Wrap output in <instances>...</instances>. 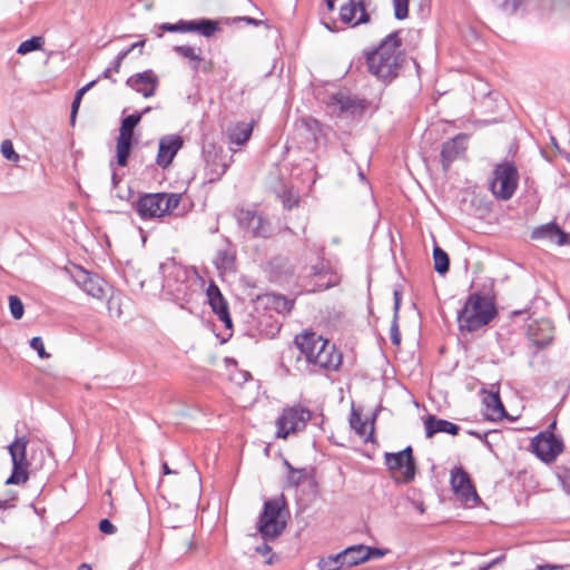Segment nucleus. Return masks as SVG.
Segmentation results:
<instances>
[{
    "instance_id": "f257e3e1",
    "label": "nucleus",
    "mask_w": 570,
    "mask_h": 570,
    "mask_svg": "<svg viewBox=\"0 0 570 570\" xmlns=\"http://www.w3.org/2000/svg\"><path fill=\"white\" fill-rule=\"evenodd\" d=\"M401 31L389 33L380 43L364 51L367 71L384 85L393 82L401 73L406 56L402 50Z\"/></svg>"
},
{
    "instance_id": "f03ea898",
    "label": "nucleus",
    "mask_w": 570,
    "mask_h": 570,
    "mask_svg": "<svg viewBox=\"0 0 570 570\" xmlns=\"http://www.w3.org/2000/svg\"><path fill=\"white\" fill-rule=\"evenodd\" d=\"M294 345L305 357L306 363L316 370H337L342 355L334 344L314 332H303L295 336Z\"/></svg>"
},
{
    "instance_id": "7ed1b4c3",
    "label": "nucleus",
    "mask_w": 570,
    "mask_h": 570,
    "mask_svg": "<svg viewBox=\"0 0 570 570\" xmlns=\"http://www.w3.org/2000/svg\"><path fill=\"white\" fill-rule=\"evenodd\" d=\"M498 315L494 301L480 292L471 293L463 307L458 312L456 321L461 332H475L487 326Z\"/></svg>"
},
{
    "instance_id": "20e7f679",
    "label": "nucleus",
    "mask_w": 570,
    "mask_h": 570,
    "mask_svg": "<svg viewBox=\"0 0 570 570\" xmlns=\"http://www.w3.org/2000/svg\"><path fill=\"white\" fill-rule=\"evenodd\" d=\"M286 528L284 498H274L264 502L257 530L265 541L275 540Z\"/></svg>"
},
{
    "instance_id": "39448f33",
    "label": "nucleus",
    "mask_w": 570,
    "mask_h": 570,
    "mask_svg": "<svg viewBox=\"0 0 570 570\" xmlns=\"http://www.w3.org/2000/svg\"><path fill=\"white\" fill-rule=\"evenodd\" d=\"M181 194H145L136 203V210L142 219L161 218L170 215L180 204Z\"/></svg>"
},
{
    "instance_id": "423d86ee",
    "label": "nucleus",
    "mask_w": 570,
    "mask_h": 570,
    "mask_svg": "<svg viewBox=\"0 0 570 570\" xmlns=\"http://www.w3.org/2000/svg\"><path fill=\"white\" fill-rule=\"evenodd\" d=\"M159 269L164 292L174 301H187L191 293L187 271L174 259L161 263Z\"/></svg>"
},
{
    "instance_id": "0eeeda50",
    "label": "nucleus",
    "mask_w": 570,
    "mask_h": 570,
    "mask_svg": "<svg viewBox=\"0 0 570 570\" xmlns=\"http://www.w3.org/2000/svg\"><path fill=\"white\" fill-rule=\"evenodd\" d=\"M519 184V171L514 163L503 161L493 169V179L490 189L501 200H509L515 193Z\"/></svg>"
},
{
    "instance_id": "6e6552de",
    "label": "nucleus",
    "mask_w": 570,
    "mask_h": 570,
    "mask_svg": "<svg viewBox=\"0 0 570 570\" xmlns=\"http://www.w3.org/2000/svg\"><path fill=\"white\" fill-rule=\"evenodd\" d=\"M311 417L312 412L302 405L284 409L282 415L276 420V436L286 439L291 433L304 430Z\"/></svg>"
},
{
    "instance_id": "1a4fd4ad",
    "label": "nucleus",
    "mask_w": 570,
    "mask_h": 570,
    "mask_svg": "<svg viewBox=\"0 0 570 570\" xmlns=\"http://www.w3.org/2000/svg\"><path fill=\"white\" fill-rule=\"evenodd\" d=\"M384 459L391 472L400 473V476H395L399 482L410 483L414 480L416 465L411 446H406L404 450L396 453L386 452Z\"/></svg>"
},
{
    "instance_id": "9d476101",
    "label": "nucleus",
    "mask_w": 570,
    "mask_h": 570,
    "mask_svg": "<svg viewBox=\"0 0 570 570\" xmlns=\"http://www.w3.org/2000/svg\"><path fill=\"white\" fill-rule=\"evenodd\" d=\"M220 21L207 18L179 20L176 23L164 22L159 26L163 32H197L205 38H212L220 31Z\"/></svg>"
},
{
    "instance_id": "9b49d317",
    "label": "nucleus",
    "mask_w": 570,
    "mask_h": 570,
    "mask_svg": "<svg viewBox=\"0 0 570 570\" xmlns=\"http://www.w3.org/2000/svg\"><path fill=\"white\" fill-rule=\"evenodd\" d=\"M206 163V177L209 183L218 181L227 171L233 161L225 150L215 144H208L203 150Z\"/></svg>"
},
{
    "instance_id": "f8f14e48",
    "label": "nucleus",
    "mask_w": 570,
    "mask_h": 570,
    "mask_svg": "<svg viewBox=\"0 0 570 570\" xmlns=\"http://www.w3.org/2000/svg\"><path fill=\"white\" fill-rule=\"evenodd\" d=\"M149 110L150 108H146L142 112L131 114L122 119L116 146L117 163L119 166L124 167L127 165L130 155L134 129L139 124L141 116Z\"/></svg>"
},
{
    "instance_id": "ddd939ff",
    "label": "nucleus",
    "mask_w": 570,
    "mask_h": 570,
    "mask_svg": "<svg viewBox=\"0 0 570 570\" xmlns=\"http://www.w3.org/2000/svg\"><path fill=\"white\" fill-rule=\"evenodd\" d=\"M238 226L252 237L267 238L272 235V226L267 217L257 210L239 209L236 213Z\"/></svg>"
},
{
    "instance_id": "4468645a",
    "label": "nucleus",
    "mask_w": 570,
    "mask_h": 570,
    "mask_svg": "<svg viewBox=\"0 0 570 570\" xmlns=\"http://www.w3.org/2000/svg\"><path fill=\"white\" fill-rule=\"evenodd\" d=\"M70 276L76 285L87 295L100 301L106 297L107 283L99 275L91 273L81 266H75L70 272Z\"/></svg>"
},
{
    "instance_id": "2eb2a0df",
    "label": "nucleus",
    "mask_w": 570,
    "mask_h": 570,
    "mask_svg": "<svg viewBox=\"0 0 570 570\" xmlns=\"http://www.w3.org/2000/svg\"><path fill=\"white\" fill-rule=\"evenodd\" d=\"M531 448L541 461L551 463L563 451V443L552 433H540L532 440Z\"/></svg>"
},
{
    "instance_id": "dca6fc26",
    "label": "nucleus",
    "mask_w": 570,
    "mask_h": 570,
    "mask_svg": "<svg viewBox=\"0 0 570 570\" xmlns=\"http://www.w3.org/2000/svg\"><path fill=\"white\" fill-rule=\"evenodd\" d=\"M469 139V134L461 132L442 144L441 161L444 171L449 170L454 160L464 157Z\"/></svg>"
},
{
    "instance_id": "f3484780",
    "label": "nucleus",
    "mask_w": 570,
    "mask_h": 570,
    "mask_svg": "<svg viewBox=\"0 0 570 570\" xmlns=\"http://www.w3.org/2000/svg\"><path fill=\"white\" fill-rule=\"evenodd\" d=\"M553 333L554 327L550 320L542 318L529 324L528 336L532 345L535 346L534 354L552 343Z\"/></svg>"
},
{
    "instance_id": "a211bd4d",
    "label": "nucleus",
    "mask_w": 570,
    "mask_h": 570,
    "mask_svg": "<svg viewBox=\"0 0 570 570\" xmlns=\"http://www.w3.org/2000/svg\"><path fill=\"white\" fill-rule=\"evenodd\" d=\"M340 19L343 23L352 24L353 27L371 21L364 0H350L343 4L340 9Z\"/></svg>"
},
{
    "instance_id": "6ab92c4d",
    "label": "nucleus",
    "mask_w": 570,
    "mask_h": 570,
    "mask_svg": "<svg viewBox=\"0 0 570 570\" xmlns=\"http://www.w3.org/2000/svg\"><path fill=\"white\" fill-rule=\"evenodd\" d=\"M183 138L178 135H168L160 138L156 164L164 169L167 168L183 147Z\"/></svg>"
},
{
    "instance_id": "aec40b11",
    "label": "nucleus",
    "mask_w": 570,
    "mask_h": 570,
    "mask_svg": "<svg viewBox=\"0 0 570 570\" xmlns=\"http://www.w3.org/2000/svg\"><path fill=\"white\" fill-rule=\"evenodd\" d=\"M451 485L453 491L461 495L465 501L479 500V495L473 487L470 475L462 468H454L451 471Z\"/></svg>"
},
{
    "instance_id": "412c9836",
    "label": "nucleus",
    "mask_w": 570,
    "mask_h": 570,
    "mask_svg": "<svg viewBox=\"0 0 570 570\" xmlns=\"http://www.w3.org/2000/svg\"><path fill=\"white\" fill-rule=\"evenodd\" d=\"M207 296L213 312L218 316L219 321H222L227 328H230L233 326V322L229 315L228 304L220 293L218 286L212 283L207 288Z\"/></svg>"
},
{
    "instance_id": "4be33fe9",
    "label": "nucleus",
    "mask_w": 570,
    "mask_h": 570,
    "mask_svg": "<svg viewBox=\"0 0 570 570\" xmlns=\"http://www.w3.org/2000/svg\"><path fill=\"white\" fill-rule=\"evenodd\" d=\"M127 85L144 97L148 98L155 95L158 79L151 70H146L128 78Z\"/></svg>"
},
{
    "instance_id": "5701e85b",
    "label": "nucleus",
    "mask_w": 570,
    "mask_h": 570,
    "mask_svg": "<svg viewBox=\"0 0 570 570\" xmlns=\"http://www.w3.org/2000/svg\"><path fill=\"white\" fill-rule=\"evenodd\" d=\"M335 101L342 112L351 116H360L368 108L367 100L343 94L337 95Z\"/></svg>"
},
{
    "instance_id": "b1692460",
    "label": "nucleus",
    "mask_w": 570,
    "mask_h": 570,
    "mask_svg": "<svg viewBox=\"0 0 570 570\" xmlns=\"http://www.w3.org/2000/svg\"><path fill=\"white\" fill-rule=\"evenodd\" d=\"M425 434L426 438H432L436 433H448L451 435H456L460 431V426L443 420L439 419L435 415H429L424 422Z\"/></svg>"
},
{
    "instance_id": "393cba45",
    "label": "nucleus",
    "mask_w": 570,
    "mask_h": 570,
    "mask_svg": "<svg viewBox=\"0 0 570 570\" xmlns=\"http://www.w3.org/2000/svg\"><path fill=\"white\" fill-rule=\"evenodd\" d=\"M484 404L487 406V416L490 420H502L507 416L504 405L500 399L499 393L490 392L484 397Z\"/></svg>"
},
{
    "instance_id": "a878e982",
    "label": "nucleus",
    "mask_w": 570,
    "mask_h": 570,
    "mask_svg": "<svg viewBox=\"0 0 570 570\" xmlns=\"http://www.w3.org/2000/svg\"><path fill=\"white\" fill-rule=\"evenodd\" d=\"M253 127L247 122H237L228 129V139L237 146L244 145L252 136Z\"/></svg>"
},
{
    "instance_id": "bb28decb",
    "label": "nucleus",
    "mask_w": 570,
    "mask_h": 570,
    "mask_svg": "<svg viewBox=\"0 0 570 570\" xmlns=\"http://www.w3.org/2000/svg\"><path fill=\"white\" fill-rule=\"evenodd\" d=\"M365 546L357 544L351 546L341 552V557L343 559L342 563L344 567L351 568L353 566L365 562Z\"/></svg>"
},
{
    "instance_id": "cd10ccee",
    "label": "nucleus",
    "mask_w": 570,
    "mask_h": 570,
    "mask_svg": "<svg viewBox=\"0 0 570 570\" xmlns=\"http://www.w3.org/2000/svg\"><path fill=\"white\" fill-rule=\"evenodd\" d=\"M28 439L26 436L18 438L9 446L12 463L28 464L27 462V445Z\"/></svg>"
},
{
    "instance_id": "c85d7f7f",
    "label": "nucleus",
    "mask_w": 570,
    "mask_h": 570,
    "mask_svg": "<svg viewBox=\"0 0 570 570\" xmlns=\"http://www.w3.org/2000/svg\"><path fill=\"white\" fill-rule=\"evenodd\" d=\"M215 265L220 272H232L235 265V255L229 249H222L217 252Z\"/></svg>"
},
{
    "instance_id": "c756f323",
    "label": "nucleus",
    "mask_w": 570,
    "mask_h": 570,
    "mask_svg": "<svg viewBox=\"0 0 570 570\" xmlns=\"http://www.w3.org/2000/svg\"><path fill=\"white\" fill-rule=\"evenodd\" d=\"M434 269L440 275H444L450 268V258L445 250L439 246L433 248Z\"/></svg>"
},
{
    "instance_id": "7c9ffc66",
    "label": "nucleus",
    "mask_w": 570,
    "mask_h": 570,
    "mask_svg": "<svg viewBox=\"0 0 570 570\" xmlns=\"http://www.w3.org/2000/svg\"><path fill=\"white\" fill-rule=\"evenodd\" d=\"M174 51L183 57V58H186L190 61H194L195 62V66H194V69L197 70L198 67H199V63L202 61V57H200V52H202V49L198 48V50H196L194 47L191 46H175L174 47Z\"/></svg>"
},
{
    "instance_id": "2f4dec72",
    "label": "nucleus",
    "mask_w": 570,
    "mask_h": 570,
    "mask_svg": "<svg viewBox=\"0 0 570 570\" xmlns=\"http://www.w3.org/2000/svg\"><path fill=\"white\" fill-rule=\"evenodd\" d=\"M45 38L42 36H36V37H32L26 41H22L18 49H17V52L19 55H28L30 52H33V51H37V50H42L43 49V46H45Z\"/></svg>"
},
{
    "instance_id": "473e14b6",
    "label": "nucleus",
    "mask_w": 570,
    "mask_h": 570,
    "mask_svg": "<svg viewBox=\"0 0 570 570\" xmlns=\"http://www.w3.org/2000/svg\"><path fill=\"white\" fill-rule=\"evenodd\" d=\"M27 465L22 463H12V473L7 479L6 484H22L28 481Z\"/></svg>"
},
{
    "instance_id": "72a5a7b5",
    "label": "nucleus",
    "mask_w": 570,
    "mask_h": 570,
    "mask_svg": "<svg viewBox=\"0 0 570 570\" xmlns=\"http://www.w3.org/2000/svg\"><path fill=\"white\" fill-rule=\"evenodd\" d=\"M553 227H558V225L554 223H549V224L542 225L532 232L531 238L532 239L548 238L550 240L556 242L557 234H554Z\"/></svg>"
},
{
    "instance_id": "f704fd0d",
    "label": "nucleus",
    "mask_w": 570,
    "mask_h": 570,
    "mask_svg": "<svg viewBox=\"0 0 570 570\" xmlns=\"http://www.w3.org/2000/svg\"><path fill=\"white\" fill-rule=\"evenodd\" d=\"M350 425L355 431V433L360 436H364L366 433L367 423L362 420L361 414L352 409L350 416Z\"/></svg>"
},
{
    "instance_id": "c9c22d12",
    "label": "nucleus",
    "mask_w": 570,
    "mask_h": 570,
    "mask_svg": "<svg viewBox=\"0 0 570 570\" xmlns=\"http://www.w3.org/2000/svg\"><path fill=\"white\" fill-rule=\"evenodd\" d=\"M286 466L288 468V483L293 487H298L307 476L306 469H295L288 462H286Z\"/></svg>"
},
{
    "instance_id": "e433bc0d",
    "label": "nucleus",
    "mask_w": 570,
    "mask_h": 570,
    "mask_svg": "<svg viewBox=\"0 0 570 570\" xmlns=\"http://www.w3.org/2000/svg\"><path fill=\"white\" fill-rule=\"evenodd\" d=\"M343 559L341 557V552L334 556H328L327 558L321 559L318 566L322 570H338L344 567L342 563Z\"/></svg>"
},
{
    "instance_id": "4c0bfd02",
    "label": "nucleus",
    "mask_w": 570,
    "mask_h": 570,
    "mask_svg": "<svg viewBox=\"0 0 570 570\" xmlns=\"http://www.w3.org/2000/svg\"><path fill=\"white\" fill-rule=\"evenodd\" d=\"M9 308L14 320H20L23 316L24 307L22 301L18 296H9Z\"/></svg>"
},
{
    "instance_id": "58836bf2",
    "label": "nucleus",
    "mask_w": 570,
    "mask_h": 570,
    "mask_svg": "<svg viewBox=\"0 0 570 570\" xmlns=\"http://www.w3.org/2000/svg\"><path fill=\"white\" fill-rule=\"evenodd\" d=\"M410 0H393L394 17L397 20H404L409 17Z\"/></svg>"
},
{
    "instance_id": "ea45409f",
    "label": "nucleus",
    "mask_w": 570,
    "mask_h": 570,
    "mask_svg": "<svg viewBox=\"0 0 570 570\" xmlns=\"http://www.w3.org/2000/svg\"><path fill=\"white\" fill-rule=\"evenodd\" d=\"M1 154L6 159L12 163H18L20 158L13 148L12 141L9 139H6L1 142Z\"/></svg>"
},
{
    "instance_id": "a19ab883",
    "label": "nucleus",
    "mask_w": 570,
    "mask_h": 570,
    "mask_svg": "<svg viewBox=\"0 0 570 570\" xmlns=\"http://www.w3.org/2000/svg\"><path fill=\"white\" fill-rule=\"evenodd\" d=\"M397 321H399V316L393 315V321H392L391 328H390V338H391L392 344H394V345H400V343H401V333H400Z\"/></svg>"
},
{
    "instance_id": "79ce46f5",
    "label": "nucleus",
    "mask_w": 570,
    "mask_h": 570,
    "mask_svg": "<svg viewBox=\"0 0 570 570\" xmlns=\"http://www.w3.org/2000/svg\"><path fill=\"white\" fill-rule=\"evenodd\" d=\"M30 346L37 351L40 358H49L50 354L46 352L42 338L39 336L33 337L30 341Z\"/></svg>"
},
{
    "instance_id": "37998d69",
    "label": "nucleus",
    "mask_w": 570,
    "mask_h": 570,
    "mask_svg": "<svg viewBox=\"0 0 570 570\" xmlns=\"http://www.w3.org/2000/svg\"><path fill=\"white\" fill-rule=\"evenodd\" d=\"M386 553H387L386 549L372 548V547L365 546V551H364L365 561L383 558Z\"/></svg>"
},
{
    "instance_id": "c03bdc74",
    "label": "nucleus",
    "mask_w": 570,
    "mask_h": 570,
    "mask_svg": "<svg viewBox=\"0 0 570 570\" xmlns=\"http://www.w3.org/2000/svg\"><path fill=\"white\" fill-rule=\"evenodd\" d=\"M82 97H83L82 92H79V91H77L76 95H75L73 101L71 104V110H70V124H71V126H73L75 122H76V117H77V114H78V110H79Z\"/></svg>"
},
{
    "instance_id": "a18cd8bd",
    "label": "nucleus",
    "mask_w": 570,
    "mask_h": 570,
    "mask_svg": "<svg viewBox=\"0 0 570 570\" xmlns=\"http://www.w3.org/2000/svg\"><path fill=\"white\" fill-rule=\"evenodd\" d=\"M556 236V243L560 246L570 244V235L563 232L559 226L553 227Z\"/></svg>"
},
{
    "instance_id": "49530a36",
    "label": "nucleus",
    "mask_w": 570,
    "mask_h": 570,
    "mask_svg": "<svg viewBox=\"0 0 570 570\" xmlns=\"http://www.w3.org/2000/svg\"><path fill=\"white\" fill-rule=\"evenodd\" d=\"M276 308L278 312L288 313L293 308V302L288 301L287 298L283 297V296H278L276 298Z\"/></svg>"
},
{
    "instance_id": "de8ad7c7",
    "label": "nucleus",
    "mask_w": 570,
    "mask_h": 570,
    "mask_svg": "<svg viewBox=\"0 0 570 570\" xmlns=\"http://www.w3.org/2000/svg\"><path fill=\"white\" fill-rule=\"evenodd\" d=\"M99 530L105 534H114L117 528L108 519H102L99 522Z\"/></svg>"
},
{
    "instance_id": "09e8293b",
    "label": "nucleus",
    "mask_w": 570,
    "mask_h": 570,
    "mask_svg": "<svg viewBox=\"0 0 570 570\" xmlns=\"http://www.w3.org/2000/svg\"><path fill=\"white\" fill-rule=\"evenodd\" d=\"M393 296H394V306H393L394 314L393 315L399 316V312H400V307H401V299H402L401 292L399 289H394Z\"/></svg>"
},
{
    "instance_id": "8fccbe9b",
    "label": "nucleus",
    "mask_w": 570,
    "mask_h": 570,
    "mask_svg": "<svg viewBox=\"0 0 570 570\" xmlns=\"http://www.w3.org/2000/svg\"><path fill=\"white\" fill-rule=\"evenodd\" d=\"M537 570H564L562 566H552V564H539Z\"/></svg>"
},
{
    "instance_id": "3c124183",
    "label": "nucleus",
    "mask_w": 570,
    "mask_h": 570,
    "mask_svg": "<svg viewBox=\"0 0 570 570\" xmlns=\"http://www.w3.org/2000/svg\"><path fill=\"white\" fill-rule=\"evenodd\" d=\"M238 20H243L247 24H253V26H261L263 23L262 20H257V19L250 18V17H243V18H239Z\"/></svg>"
},
{
    "instance_id": "603ef678",
    "label": "nucleus",
    "mask_w": 570,
    "mask_h": 570,
    "mask_svg": "<svg viewBox=\"0 0 570 570\" xmlns=\"http://www.w3.org/2000/svg\"><path fill=\"white\" fill-rule=\"evenodd\" d=\"M130 53L129 49H125L122 51H120L117 56H116V62L117 63H122L124 59Z\"/></svg>"
},
{
    "instance_id": "864d4df0",
    "label": "nucleus",
    "mask_w": 570,
    "mask_h": 570,
    "mask_svg": "<svg viewBox=\"0 0 570 570\" xmlns=\"http://www.w3.org/2000/svg\"><path fill=\"white\" fill-rule=\"evenodd\" d=\"M130 53L129 49H125L122 51H120L117 56H116V62L117 63H122L124 59Z\"/></svg>"
},
{
    "instance_id": "5fc2aeb1",
    "label": "nucleus",
    "mask_w": 570,
    "mask_h": 570,
    "mask_svg": "<svg viewBox=\"0 0 570 570\" xmlns=\"http://www.w3.org/2000/svg\"><path fill=\"white\" fill-rule=\"evenodd\" d=\"M98 82V79H95L90 82H88L87 85H85L82 88H80L78 91L79 92H82V95H85L89 89H91L96 83Z\"/></svg>"
},
{
    "instance_id": "6e6d98bb",
    "label": "nucleus",
    "mask_w": 570,
    "mask_h": 570,
    "mask_svg": "<svg viewBox=\"0 0 570 570\" xmlns=\"http://www.w3.org/2000/svg\"><path fill=\"white\" fill-rule=\"evenodd\" d=\"M111 72H112V71H111V68H107V69L102 72V75L98 78V80H99L100 78H104V79H110V80L115 83V82H116V79L111 78Z\"/></svg>"
},
{
    "instance_id": "4d7b16f0",
    "label": "nucleus",
    "mask_w": 570,
    "mask_h": 570,
    "mask_svg": "<svg viewBox=\"0 0 570 570\" xmlns=\"http://www.w3.org/2000/svg\"><path fill=\"white\" fill-rule=\"evenodd\" d=\"M256 551L258 553L265 554L271 551V548L266 543H263L262 546L256 548Z\"/></svg>"
},
{
    "instance_id": "13d9d810",
    "label": "nucleus",
    "mask_w": 570,
    "mask_h": 570,
    "mask_svg": "<svg viewBox=\"0 0 570 570\" xmlns=\"http://www.w3.org/2000/svg\"><path fill=\"white\" fill-rule=\"evenodd\" d=\"M144 46H145V40H141V41H138V42H135V43L130 45V46L128 47V49H129V51L131 52V51H134L136 48H139V47L141 48V47H144Z\"/></svg>"
},
{
    "instance_id": "bf43d9fd",
    "label": "nucleus",
    "mask_w": 570,
    "mask_h": 570,
    "mask_svg": "<svg viewBox=\"0 0 570 570\" xmlns=\"http://www.w3.org/2000/svg\"><path fill=\"white\" fill-rule=\"evenodd\" d=\"M120 67H121V63H117L116 59H114V61L111 62L109 68H111V71L118 73L120 71Z\"/></svg>"
},
{
    "instance_id": "052dcab7",
    "label": "nucleus",
    "mask_w": 570,
    "mask_h": 570,
    "mask_svg": "<svg viewBox=\"0 0 570 570\" xmlns=\"http://www.w3.org/2000/svg\"><path fill=\"white\" fill-rule=\"evenodd\" d=\"M283 204H284V207H286L288 209H291L293 207V204H291L289 198L286 197L285 195L283 197Z\"/></svg>"
},
{
    "instance_id": "680f3d73",
    "label": "nucleus",
    "mask_w": 570,
    "mask_h": 570,
    "mask_svg": "<svg viewBox=\"0 0 570 570\" xmlns=\"http://www.w3.org/2000/svg\"><path fill=\"white\" fill-rule=\"evenodd\" d=\"M163 473H164L165 475H168V474L174 473V471H171V470L169 469V466H168V464H167V463H164V464H163Z\"/></svg>"
},
{
    "instance_id": "e2e57ef3",
    "label": "nucleus",
    "mask_w": 570,
    "mask_h": 570,
    "mask_svg": "<svg viewBox=\"0 0 570 570\" xmlns=\"http://www.w3.org/2000/svg\"><path fill=\"white\" fill-rule=\"evenodd\" d=\"M322 268H323V266H318V265L312 266V273L314 275H317L321 273Z\"/></svg>"
},
{
    "instance_id": "0e129e2a",
    "label": "nucleus",
    "mask_w": 570,
    "mask_h": 570,
    "mask_svg": "<svg viewBox=\"0 0 570 570\" xmlns=\"http://www.w3.org/2000/svg\"><path fill=\"white\" fill-rule=\"evenodd\" d=\"M77 570H92L91 567L87 563H81Z\"/></svg>"
},
{
    "instance_id": "69168bd1",
    "label": "nucleus",
    "mask_w": 570,
    "mask_h": 570,
    "mask_svg": "<svg viewBox=\"0 0 570 570\" xmlns=\"http://www.w3.org/2000/svg\"><path fill=\"white\" fill-rule=\"evenodd\" d=\"M560 155L570 164V153L560 151Z\"/></svg>"
},
{
    "instance_id": "338daca9",
    "label": "nucleus",
    "mask_w": 570,
    "mask_h": 570,
    "mask_svg": "<svg viewBox=\"0 0 570 570\" xmlns=\"http://www.w3.org/2000/svg\"><path fill=\"white\" fill-rule=\"evenodd\" d=\"M326 4H327V8L328 10H334V0H326Z\"/></svg>"
},
{
    "instance_id": "774afa93",
    "label": "nucleus",
    "mask_w": 570,
    "mask_h": 570,
    "mask_svg": "<svg viewBox=\"0 0 570 570\" xmlns=\"http://www.w3.org/2000/svg\"><path fill=\"white\" fill-rule=\"evenodd\" d=\"M551 142H552V145H553V146L559 150V153H560L561 150L559 149V146H558L557 140H556V138H554V137H551Z\"/></svg>"
}]
</instances>
